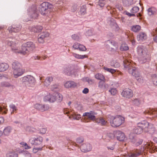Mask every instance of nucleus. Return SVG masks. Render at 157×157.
<instances>
[{
  "label": "nucleus",
  "mask_w": 157,
  "mask_h": 157,
  "mask_svg": "<svg viewBox=\"0 0 157 157\" xmlns=\"http://www.w3.org/2000/svg\"><path fill=\"white\" fill-rule=\"evenodd\" d=\"M36 47L34 44L32 42H28L26 43L23 44L21 48V50H17L16 48H12V50H16V53H21L23 55H25L28 53L29 51H33L34 49Z\"/></svg>",
  "instance_id": "nucleus-1"
},
{
  "label": "nucleus",
  "mask_w": 157,
  "mask_h": 157,
  "mask_svg": "<svg viewBox=\"0 0 157 157\" xmlns=\"http://www.w3.org/2000/svg\"><path fill=\"white\" fill-rule=\"evenodd\" d=\"M12 67L13 70V74L14 78H17L23 74L24 71L21 68V65L19 62L18 61L13 62Z\"/></svg>",
  "instance_id": "nucleus-2"
},
{
  "label": "nucleus",
  "mask_w": 157,
  "mask_h": 157,
  "mask_svg": "<svg viewBox=\"0 0 157 157\" xmlns=\"http://www.w3.org/2000/svg\"><path fill=\"white\" fill-rule=\"evenodd\" d=\"M109 118L110 124L113 127L120 126L124 122V117L120 116H111Z\"/></svg>",
  "instance_id": "nucleus-3"
},
{
  "label": "nucleus",
  "mask_w": 157,
  "mask_h": 157,
  "mask_svg": "<svg viewBox=\"0 0 157 157\" xmlns=\"http://www.w3.org/2000/svg\"><path fill=\"white\" fill-rule=\"evenodd\" d=\"M123 63L124 67L128 69V72L136 78L140 75L136 68L132 66V64L128 60H125L124 61Z\"/></svg>",
  "instance_id": "nucleus-4"
},
{
  "label": "nucleus",
  "mask_w": 157,
  "mask_h": 157,
  "mask_svg": "<svg viewBox=\"0 0 157 157\" xmlns=\"http://www.w3.org/2000/svg\"><path fill=\"white\" fill-rule=\"evenodd\" d=\"M52 7V5L48 2H44L41 4L39 8V11L43 15H45L48 12V9Z\"/></svg>",
  "instance_id": "nucleus-5"
},
{
  "label": "nucleus",
  "mask_w": 157,
  "mask_h": 157,
  "mask_svg": "<svg viewBox=\"0 0 157 157\" xmlns=\"http://www.w3.org/2000/svg\"><path fill=\"white\" fill-rule=\"evenodd\" d=\"M22 83L27 87H30L32 86L35 81V78L31 75H27L21 78Z\"/></svg>",
  "instance_id": "nucleus-6"
},
{
  "label": "nucleus",
  "mask_w": 157,
  "mask_h": 157,
  "mask_svg": "<svg viewBox=\"0 0 157 157\" xmlns=\"http://www.w3.org/2000/svg\"><path fill=\"white\" fill-rule=\"evenodd\" d=\"M105 44L106 48L111 51H116L118 48L117 44L110 40L105 41Z\"/></svg>",
  "instance_id": "nucleus-7"
},
{
  "label": "nucleus",
  "mask_w": 157,
  "mask_h": 157,
  "mask_svg": "<svg viewBox=\"0 0 157 157\" xmlns=\"http://www.w3.org/2000/svg\"><path fill=\"white\" fill-rule=\"evenodd\" d=\"M139 54L142 56L141 60L142 63H144L150 60V57L149 55L146 53L145 51L143 49L140 48L138 50Z\"/></svg>",
  "instance_id": "nucleus-8"
},
{
  "label": "nucleus",
  "mask_w": 157,
  "mask_h": 157,
  "mask_svg": "<svg viewBox=\"0 0 157 157\" xmlns=\"http://www.w3.org/2000/svg\"><path fill=\"white\" fill-rule=\"evenodd\" d=\"M21 27L22 26L20 24H16L10 26L8 29V30L10 33H16L19 32L21 30Z\"/></svg>",
  "instance_id": "nucleus-9"
},
{
  "label": "nucleus",
  "mask_w": 157,
  "mask_h": 157,
  "mask_svg": "<svg viewBox=\"0 0 157 157\" xmlns=\"http://www.w3.org/2000/svg\"><path fill=\"white\" fill-rule=\"evenodd\" d=\"M122 95L127 98H130L133 95L132 91L128 88L124 89L121 93Z\"/></svg>",
  "instance_id": "nucleus-10"
},
{
  "label": "nucleus",
  "mask_w": 157,
  "mask_h": 157,
  "mask_svg": "<svg viewBox=\"0 0 157 157\" xmlns=\"http://www.w3.org/2000/svg\"><path fill=\"white\" fill-rule=\"evenodd\" d=\"M114 133L115 135V137L119 141H122L125 140L126 138L124 133L121 131H115Z\"/></svg>",
  "instance_id": "nucleus-11"
},
{
  "label": "nucleus",
  "mask_w": 157,
  "mask_h": 157,
  "mask_svg": "<svg viewBox=\"0 0 157 157\" xmlns=\"http://www.w3.org/2000/svg\"><path fill=\"white\" fill-rule=\"evenodd\" d=\"M43 140V138L41 136H39L36 138L30 139L29 140V143L32 144L36 145H40L42 143Z\"/></svg>",
  "instance_id": "nucleus-12"
},
{
  "label": "nucleus",
  "mask_w": 157,
  "mask_h": 157,
  "mask_svg": "<svg viewBox=\"0 0 157 157\" xmlns=\"http://www.w3.org/2000/svg\"><path fill=\"white\" fill-rule=\"evenodd\" d=\"M150 123L146 121H143L138 123L137 125L140 127L144 132L147 131V129L148 128Z\"/></svg>",
  "instance_id": "nucleus-13"
},
{
  "label": "nucleus",
  "mask_w": 157,
  "mask_h": 157,
  "mask_svg": "<svg viewBox=\"0 0 157 157\" xmlns=\"http://www.w3.org/2000/svg\"><path fill=\"white\" fill-rule=\"evenodd\" d=\"M34 106L36 109L41 112L47 110L49 108V106L47 105H42L37 104H36Z\"/></svg>",
  "instance_id": "nucleus-14"
},
{
  "label": "nucleus",
  "mask_w": 157,
  "mask_h": 157,
  "mask_svg": "<svg viewBox=\"0 0 157 157\" xmlns=\"http://www.w3.org/2000/svg\"><path fill=\"white\" fill-rule=\"evenodd\" d=\"M91 148L90 144L88 143L82 144L80 146L81 150L82 151L84 152L90 151L91 150Z\"/></svg>",
  "instance_id": "nucleus-15"
},
{
  "label": "nucleus",
  "mask_w": 157,
  "mask_h": 157,
  "mask_svg": "<svg viewBox=\"0 0 157 157\" xmlns=\"http://www.w3.org/2000/svg\"><path fill=\"white\" fill-rule=\"evenodd\" d=\"M97 114L94 111H91L90 112L85 113H83V116L86 117L89 119L93 121H94L95 120V115Z\"/></svg>",
  "instance_id": "nucleus-16"
},
{
  "label": "nucleus",
  "mask_w": 157,
  "mask_h": 157,
  "mask_svg": "<svg viewBox=\"0 0 157 157\" xmlns=\"http://www.w3.org/2000/svg\"><path fill=\"white\" fill-rule=\"evenodd\" d=\"M44 99L45 101H49L51 102H53L56 100V97L50 94L45 96Z\"/></svg>",
  "instance_id": "nucleus-17"
},
{
  "label": "nucleus",
  "mask_w": 157,
  "mask_h": 157,
  "mask_svg": "<svg viewBox=\"0 0 157 157\" xmlns=\"http://www.w3.org/2000/svg\"><path fill=\"white\" fill-rule=\"evenodd\" d=\"M64 72L66 75H71L74 72V68L71 66L67 67L64 69Z\"/></svg>",
  "instance_id": "nucleus-18"
},
{
  "label": "nucleus",
  "mask_w": 157,
  "mask_h": 157,
  "mask_svg": "<svg viewBox=\"0 0 157 157\" xmlns=\"http://www.w3.org/2000/svg\"><path fill=\"white\" fill-rule=\"evenodd\" d=\"M144 113L152 115H153V117H156L157 119V109L147 110L144 112Z\"/></svg>",
  "instance_id": "nucleus-19"
},
{
  "label": "nucleus",
  "mask_w": 157,
  "mask_h": 157,
  "mask_svg": "<svg viewBox=\"0 0 157 157\" xmlns=\"http://www.w3.org/2000/svg\"><path fill=\"white\" fill-rule=\"evenodd\" d=\"M64 86L67 88H74L77 86V84L74 81H69L66 82L64 84Z\"/></svg>",
  "instance_id": "nucleus-20"
},
{
  "label": "nucleus",
  "mask_w": 157,
  "mask_h": 157,
  "mask_svg": "<svg viewBox=\"0 0 157 157\" xmlns=\"http://www.w3.org/2000/svg\"><path fill=\"white\" fill-rule=\"evenodd\" d=\"M155 128L153 124H150L149 125L148 128L147 129V131H146L145 132L149 133L152 135L155 132Z\"/></svg>",
  "instance_id": "nucleus-21"
},
{
  "label": "nucleus",
  "mask_w": 157,
  "mask_h": 157,
  "mask_svg": "<svg viewBox=\"0 0 157 157\" xmlns=\"http://www.w3.org/2000/svg\"><path fill=\"white\" fill-rule=\"evenodd\" d=\"M9 67L8 64L5 63H0V72L7 70Z\"/></svg>",
  "instance_id": "nucleus-22"
},
{
  "label": "nucleus",
  "mask_w": 157,
  "mask_h": 157,
  "mask_svg": "<svg viewBox=\"0 0 157 157\" xmlns=\"http://www.w3.org/2000/svg\"><path fill=\"white\" fill-rule=\"evenodd\" d=\"M29 29L32 31L34 32H40L43 29V27L41 26H33L32 27H30Z\"/></svg>",
  "instance_id": "nucleus-23"
},
{
  "label": "nucleus",
  "mask_w": 157,
  "mask_h": 157,
  "mask_svg": "<svg viewBox=\"0 0 157 157\" xmlns=\"http://www.w3.org/2000/svg\"><path fill=\"white\" fill-rule=\"evenodd\" d=\"M105 80L100 81L98 84V87L99 89H102L103 88H106L108 87V85L105 83Z\"/></svg>",
  "instance_id": "nucleus-24"
},
{
  "label": "nucleus",
  "mask_w": 157,
  "mask_h": 157,
  "mask_svg": "<svg viewBox=\"0 0 157 157\" xmlns=\"http://www.w3.org/2000/svg\"><path fill=\"white\" fill-rule=\"evenodd\" d=\"M147 38V35L145 33L143 32H140L137 35V38L138 40H143Z\"/></svg>",
  "instance_id": "nucleus-25"
},
{
  "label": "nucleus",
  "mask_w": 157,
  "mask_h": 157,
  "mask_svg": "<svg viewBox=\"0 0 157 157\" xmlns=\"http://www.w3.org/2000/svg\"><path fill=\"white\" fill-rule=\"evenodd\" d=\"M6 157H17L18 154L13 151H10L6 154Z\"/></svg>",
  "instance_id": "nucleus-26"
},
{
  "label": "nucleus",
  "mask_w": 157,
  "mask_h": 157,
  "mask_svg": "<svg viewBox=\"0 0 157 157\" xmlns=\"http://www.w3.org/2000/svg\"><path fill=\"white\" fill-rule=\"evenodd\" d=\"M95 120L97 123H100L102 125H105L107 123V121H105L102 118L95 119Z\"/></svg>",
  "instance_id": "nucleus-27"
},
{
  "label": "nucleus",
  "mask_w": 157,
  "mask_h": 157,
  "mask_svg": "<svg viewBox=\"0 0 157 157\" xmlns=\"http://www.w3.org/2000/svg\"><path fill=\"white\" fill-rule=\"evenodd\" d=\"M53 81V78L52 77H49L46 78L44 82V84L47 86L51 82Z\"/></svg>",
  "instance_id": "nucleus-28"
},
{
  "label": "nucleus",
  "mask_w": 157,
  "mask_h": 157,
  "mask_svg": "<svg viewBox=\"0 0 157 157\" xmlns=\"http://www.w3.org/2000/svg\"><path fill=\"white\" fill-rule=\"evenodd\" d=\"M95 77L96 78L100 80V81L105 80L104 76L100 73H98L96 74Z\"/></svg>",
  "instance_id": "nucleus-29"
},
{
  "label": "nucleus",
  "mask_w": 157,
  "mask_h": 157,
  "mask_svg": "<svg viewBox=\"0 0 157 157\" xmlns=\"http://www.w3.org/2000/svg\"><path fill=\"white\" fill-rule=\"evenodd\" d=\"M124 4L127 6H129L133 4V0H123Z\"/></svg>",
  "instance_id": "nucleus-30"
},
{
  "label": "nucleus",
  "mask_w": 157,
  "mask_h": 157,
  "mask_svg": "<svg viewBox=\"0 0 157 157\" xmlns=\"http://www.w3.org/2000/svg\"><path fill=\"white\" fill-rule=\"evenodd\" d=\"M111 65L114 67L117 68L120 66V64L116 60H113L111 62Z\"/></svg>",
  "instance_id": "nucleus-31"
},
{
  "label": "nucleus",
  "mask_w": 157,
  "mask_h": 157,
  "mask_svg": "<svg viewBox=\"0 0 157 157\" xmlns=\"http://www.w3.org/2000/svg\"><path fill=\"white\" fill-rule=\"evenodd\" d=\"M11 128L10 127H7L3 130V133L6 135H8L11 132Z\"/></svg>",
  "instance_id": "nucleus-32"
},
{
  "label": "nucleus",
  "mask_w": 157,
  "mask_h": 157,
  "mask_svg": "<svg viewBox=\"0 0 157 157\" xmlns=\"http://www.w3.org/2000/svg\"><path fill=\"white\" fill-rule=\"evenodd\" d=\"M156 69L157 71V66H156ZM152 80L153 84L157 86V75L154 74L152 76Z\"/></svg>",
  "instance_id": "nucleus-33"
},
{
  "label": "nucleus",
  "mask_w": 157,
  "mask_h": 157,
  "mask_svg": "<svg viewBox=\"0 0 157 157\" xmlns=\"http://www.w3.org/2000/svg\"><path fill=\"white\" fill-rule=\"evenodd\" d=\"M109 23L110 25L112 27L115 26H116L117 23L115 21L113 18H109Z\"/></svg>",
  "instance_id": "nucleus-34"
},
{
  "label": "nucleus",
  "mask_w": 157,
  "mask_h": 157,
  "mask_svg": "<svg viewBox=\"0 0 157 157\" xmlns=\"http://www.w3.org/2000/svg\"><path fill=\"white\" fill-rule=\"evenodd\" d=\"M141 29V27L139 25H136L133 26L132 27V30L135 32H137L139 31Z\"/></svg>",
  "instance_id": "nucleus-35"
},
{
  "label": "nucleus",
  "mask_w": 157,
  "mask_h": 157,
  "mask_svg": "<svg viewBox=\"0 0 157 157\" xmlns=\"http://www.w3.org/2000/svg\"><path fill=\"white\" fill-rule=\"evenodd\" d=\"M80 11L81 14H85L86 13V6L85 5H82L81 6Z\"/></svg>",
  "instance_id": "nucleus-36"
},
{
  "label": "nucleus",
  "mask_w": 157,
  "mask_h": 157,
  "mask_svg": "<svg viewBox=\"0 0 157 157\" xmlns=\"http://www.w3.org/2000/svg\"><path fill=\"white\" fill-rule=\"evenodd\" d=\"M132 103L136 106H139L140 104V101L138 98H135L132 100Z\"/></svg>",
  "instance_id": "nucleus-37"
},
{
  "label": "nucleus",
  "mask_w": 157,
  "mask_h": 157,
  "mask_svg": "<svg viewBox=\"0 0 157 157\" xmlns=\"http://www.w3.org/2000/svg\"><path fill=\"white\" fill-rule=\"evenodd\" d=\"M142 131V129L138 125L137 127L134 129V132L137 134L141 133Z\"/></svg>",
  "instance_id": "nucleus-38"
},
{
  "label": "nucleus",
  "mask_w": 157,
  "mask_h": 157,
  "mask_svg": "<svg viewBox=\"0 0 157 157\" xmlns=\"http://www.w3.org/2000/svg\"><path fill=\"white\" fill-rule=\"evenodd\" d=\"M139 8L138 6L133 7L131 10L130 12L132 13L135 14V13H137L139 10Z\"/></svg>",
  "instance_id": "nucleus-39"
},
{
  "label": "nucleus",
  "mask_w": 157,
  "mask_h": 157,
  "mask_svg": "<svg viewBox=\"0 0 157 157\" xmlns=\"http://www.w3.org/2000/svg\"><path fill=\"white\" fill-rule=\"evenodd\" d=\"M135 134L133 133H130L129 135V139L133 143L135 141Z\"/></svg>",
  "instance_id": "nucleus-40"
},
{
  "label": "nucleus",
  "mask_w": 157,
  "mask_h": 157,
  "mask_svg": "<svg viewBox=\"0 0 157 157\" xmlns=\"http://www.w3.org/2000/svg\"><path fill=\"white\" fill-rule=\"evenodd\" d=\"M148 13L149 15H151L155 13V11L154 8H151L148 10Z\"/></svg>",
  "instance_id": "nucleus-41"
},
{
  "label": "nucleus",
  "mask_w": 157,
  "mask_h": 157,
  "mask_svg": "<svg viewBox=\"0 0 157 157\" xmlns=\"http://www.w3.org/2000/svg\"><path fill=\"white\" fill-rule=\"evenodd\" d=\"M39 35L41 37L44 38L48 36L49 34L48 33L46 32H43L41 33Z\"/></svg>",
  "instance_id": "nucleus-42"
},
{
  "label": "nucleus",
  "mask_w": 157,
  "mask_h": 157,
  "mask_svg": "<svg viewBox=\"0 0 157 157\" xmlns=\"http://www.w3.org/2000/svg\"><path fill=\"white\" fill-rule=\"evenodd\" d=\"M1 86L3 87H10L12 86L9 83L6 82H3L1 83Z\"/></svg>",
  "instance_id": "nucleus-43"
},
{
  "label": "nucleus",
  "mask_w": 157,
  "mask_h": 157,
  "mask_svg": "<svg viewBox=\"0 0 157 157\" xmlns=\"http://www.w3.org/2000/svg\"><path fill=\"white\" fill-rule=\"evenodd\" d=\"M103 68L105 70L110 72L112 74H113L116 72V70L113 69L105 67H104Z\"/></svg>",
  "instance_id": "nucleus-44"
},
{
  "label": "nucleus",
  "mask_w": 157,
  "mask_h": 157,
  "mask_svg": "<svg viewBox=\"0 0 157 157\" xmlns=\"http://www.w3.org/2000/svg\"><path fill=\"white\" fill-rule=\"evenodd\" d=\"M128 47L125 44H121L120 48V49L121 51H126L128 50Z\"/></svg>",
  "instance_id": "nucleus-45"
},
{
  "label": "nucleus",
  "mask_w": 157,
  "mask_h": 157,
  "mask_svg": "<svg viewBox=\"0 0 157 157\" xmlns=\"http://www.w3.org/2000/svg\"><path fill=\"white\" fill-rule=\"evenodd\" d=\"M107 136L110 139H112L114 138L115 137L114 131L113 133L111 132L108 133H107Z\"/></svg>",
  "instance_id": "nucleus-46"
},
{
  "label": "nucleus",
  "mask_w": 157,
  "mask_h": 157,
  "mask_svg": "<svg viewBox=\"0 0 157 157\" xmlns=\"http://www.w3.org/2000/svg\"><path fill=\"white\" fill-rule=\"evenodd\" d=\"M73 56L75 57L78 59H83L86 57L85 55H81L76 54H73Z\"/></svg>",
  "instance_id": "nucleus-47"
},
{
  "label": "nucleus",
  "mask_w": 157,
  "mask_h": 157,
  "mask_svg": "<svg viewBox=\"0 0 157 157\" xmlns=\"http://www.w3.org/2000/svg\"><path fill=\"white\" fill-rule=\"evenodd\" d=\"M105 0H99L98 5L101 7H103L105 5Z\"/></svg>",
  "instance_id": "nucleus-48"
},
{
  "label": "nucleus",
  "mask_w": 157,
  "mask_h": 157,
  "mask_svg": "<svg viewBox=\"0 0 157 157\" xmlns=\"http://www.w3.org/2000/svg\"><path fill=\"white\" fill-rule=\"evenodd\" d=\"M111 94L113 95H115L117 93V90L116 88H112L109 90Z\"/></svg>",
  "instance_id": "nucleus-49"
},
{
  "label": "nucleus",
  "mask_w": 157,
  "mask_h": 157,
  "mask_svg": "<svg viewBox=\"0 0 157 157\" xmlns=\"http://www.w3.org/2000/svg\"><path fill=\"white\" fill-rule=\"evenodd\" d=\"M85 79L86 82H88L89 84H92L94 83V80H93L90 79L88 77L86 78Z\"/></svg>",
  "instance_id": "nucleus-50"
},
{
  "label": "nucleus",
  "mask_w": 157,
  "mask_h": 157,
  "mask_svg": "<svg viewBox=\"0 0 157 157\" xmlns=\"http://www.w3.org/2000/svg\"><path fill=\"white\" fill-rule=\"evenodd\" d=\"M140 154L139 153H131L128 154L129 157H136L139 155Z\"/></svg>",
  "instance_id": "nucleus-51"
},
{
  "label": "nucleus",
  "mask_w": 157,
  "mask_h": 157,
  "mask_svg": "<svg viewBox=\"0 0 157 157\" xmlns=\"http://www.w3.org/2000/svg\"><path fill=\"white\" fill-rule=\"evenodd\" d=\"M51 89L52 91H56L58 89V86L56 84L51 86Z\"/></svg>",
  "instance_id": "nucleus-52"
},
{
  "label": "nucleus",
  "mask_w": 157,
  "mask_h": 157,
  "mask_svg": "<svg viewBox=\"0 0 157 157\" xmlns=\"http://www.w3.org/2000/svg\"><path fill=\"white\" fill-rule=\"evenodd\" d=\"M57 101L59 102H61L63 99V96L62 94H57Z\"/></svg>",
  "instance_id": "nucleus-53"
},
{
  "label": "nucleus",
  "mask_w": 157,
  "mask_h": 157,
  "mask_svg": "<svg viewBox=\"0 0 157 157\" xmlns=\"http://www.w3.org/2000/svg\"><path fill=\"white\" fill-rule=\"evenodd\" d=\"M124 13L127 15L129 17H132V16H134L135 17L136 16V15L134 13H130L128 12H127L126 11H124Z\"/></svg>",
  "instance_id": "nucleus-54"
},
{
  "label": "nucleus",
  "mask_w": 157,
  "mask_h": 157,
  "mask_svg": "<svg viewBox=\"0 0 157 157\" xmlns=\"http://www.w3.org/2000/svg\"><path fill=\"white\" fill-rule=\"evenodd\" d=\"M78 49L79 50L81 51H86V48L85 47L82 45L80 44Z\"/></svg>",
  "instance_id": "nucleus-55"
},
{
  "label": "nucleus",
  "mask_w": 157,
  "mask_h": 157,
  "mask_svg": "<svg viewBox=\"0 0 157 157\" xmlns=\"http://www.w3.org/2000/svg\"><path fill=\"white\" fill-rule=\"evenodd\" d=\"M34 129L28 126L26 128V130L27 131L29 132H32L34 131L33 130Z\"/></svg>",
  "instance_id": "nucleus-56"
},
{
  "label": "nucleus",
  "mask_w": 157,
  "mask_h": 157,
  "mask_svg": "<svg viewBox=\"0 0 157 157\" xmlns=\"http://www.w3.org/2000/svg\"><path fill=\"white\" fill-rule=\"evenodd\" d=\"M44 38L40 36L39 35L38 36V40L40 43H43L44 42Z\"/></svg>",
  "instance_id": "nucleus-57"
},
{
  "label": "nucleus",
  "mask_w": 157,
  "mask_h": 157,
  "mask_svg": "<svg viewBox=\"0 0 157 157\" xmlns=\"http://www.w3.org/2000/svg\"><path fill=\"white\" fill-rule=\"evenodd\" d=\"M84 140V139L82 137L78 138L77 139L76 142L78 143H82Z\"/></svg>",
  "instance_id": "nucleus-58"
},
{
  "label": "nucleus",
  "mask_w": 157,
  "mask_h": 157,
  "mask_svg": "<svg viewBox=\"0 0 157 157\" xmlns=\"http://www.w3.org/2000/svg\"><path fill=\"white\" fill-rule=\"evenodd\" d=\"M80 44L78 43H75L73 46V47L75 49H78L79 48Z\"/></svg>",
  "instance_id": "nucleus-59"
},
{
  "label": "nucleus",
  "mask_w": 157,
  "mask_h": 157,
  "mask_svg": "<svg viewBox=\"0 0 157 157\" xmlns=\"http://www.w3.org/2000/svg\"><path fill=\"white\" fill-rule=\"evenodd\" d=\"M135 78L136 80L139 82H142L143 80L142 77L140 75L138 76V77H136Z\"/></svg>",
  "instance_id": "nucleus-60"
},
{
  "label": "nucleus",
  "mask_w": 157,
  "mask_h": 157,
  "mask_svg": "<svg viewBox=\"0 0 157 157\" xmlns=\"http://www.w3.org/2000/svg\"><path fill=\"white\" fill-rule=\"evenodd\" d=\"M72 38L75 40H78L79 39V36L77 35L74 34L72 36Z\"/></svg>",
  "instance_id": "nucleus-61"
},
{
  "label": "nucleus",
  "mask_w": 157,
  "mask_h": 157,
  "mask_svg": "<svg viewBox=\"0 0 157 157\" xmlns=\"http://www.w3.org/2000/svg\"><path fill=\"white\" fill-rule=\"evenodd\" d=\"M77 5L76 4L72 6L71 11L73 12H74L77 10Z\"/></svg>",
  "instance_id": "nucleus-62"
},
{
  "label": "nucleus",
  "mask_w": 157,
  "mask_h": 157,
  "mask_svg": "<svg viewBox=\"0 0 157 157\" xmlns=\"http://www.w3.org/2000/svg\"><path fill=\"white\" fill-rule=\"evenodd\" d=\"M10 107L13 109V112L16 110V107L14 105H10ZM13 113V112H11V113Z\"/></svg>",
  "instance_id": "nucleus-63"
},
{
  "label": "nucleus",
  "mask_w": 157,
  "mask_h": 157,
  "mask_svg": "<svg viewBox=\"0 0 157 157\" xmlns=\"http://www.w3.org/2000/svg\"><path fill=\"white\" fill-rule=\"evenodd\" d=\"M47 131V129L46 128H42L40 129V133L42 134H44Z\"/></svg>",
  "instance_id": "nucleus-64"
}]
</instances>
